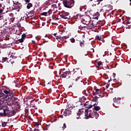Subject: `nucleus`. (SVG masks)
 <instances>
[{
	"label": "nucleus",
	"instance_id": "obj_10",
	"mask_svg": "<svg viewBox=\"0 0 131 131\" xmlns=\"http://www.w3.org/2000/svg\"><path fill=\"white\" fill-rule=\"evenodd\" d=\"M103 97H104V93L101 91V92L99 94H98L97 96H95V101H98V98L100 97L103 98Z\"/></svg>",
	"mask_w": 131,
	"mask_h": 131
},
{
	"label": "nucleus",
	"instance_id": "obj_24",
	"mask_svg": "<svg viewBox=\"0 0 131 131\" xmlns=\"http://www.w3.org/2000/svg\"><path fill=\"white\" fill-rule=\"evenodd\" d=\"M4 8L2 7V4L0 3V14H2Z\"/></svg>",
	"mask_w": 131,
	"mask_h": 131
},
{
	"label": "nucleus",
	"instance_id": "obj_18",
	"mask_svg": "<svg viewBox=\"0 0 131 131\" xmlns=\"http://www.w3.org/2000/svg\"><path fill=\"white\" fill-rule=\"evenodd\" d=\"M106 10L107 12H110V11H111V10H112V6L107 5V6H106Z\"/></svg>",
	"mask_w": 131,
	"mask_h": 131
},
{
	"label": "nucleus",
	"instance_id": "obj_6",
	"mask_svg": "<svg viewBox=\"0 0 131 131\" xmlns=\"http://www.w3.org/2000/svg\"><path fill=\"white\" fill-rule=\"evenodd\" d=\"M80 82H82V77L81 76L73 77L72 79V83L73 84H79Z\"/></svg>",
	"mask_w": 131,
	"mask_h": 131
},
{
	"label": "nucleus",
	"instance_id": "obj_33",
	"mask_svg": "<svg viewBox=\"0 0 131 131\" xmlns=\"http://www.w3.org/2000/svg\"><path fill=\"white\" fill-rule=\"evenodd\" d=\"M85 100L86 99L84 97H82L81 98V101L82 102H85Z\"/></svg>",
	"mask_w": 131,
	"mask_h": 131
},
{
	"label": "nucleus",
	"instance_id": "obj_45",
	"mask_svg": "<svg viewBox=\"0 0 131 131\" xmlns=\"http://www.w3.org/2000/svg\"><path fill=\"white\" fill-rule=\"evenodd\" d=\"M52 7H53L54 8H55V7H56V5H52Z\"/></svg>",
	"mask_w": 131,
	"mask_h": 131
},
{
	"label": "nucleus",
	"instance_id": "obj_55",
	"mask_svg": "<svg viewBox=\"0 0 131 131\" xmlns=\"http://www.w3.org/2000/svg\"><path fill=\"white\" fill-rule=\"evenodd\" d=\"M95 105H97V104H96V103L94 104L93 106H95Z\"/></svg>",
	"mask_w": 131,
	"mask_h": 131
},
{
	"label": "nucleus",
	"instance_id": "obj_27",
	"mask_svg": "<svg viewBox=\"0 0 131 131\" xmlns=\"http://www.w3.org/2000/svg\"><path fill=\"white\" fill-rule=\"evenodd\" d=\"M18 5L21 6V3H19V2H17L16 3H13V6H18Z\"/></svg>",
	"mask_w": 131,
	"mask_h": 131
},
{
	"label": "nucleus",
	"instance_id": "obj_39",
	"mask_svg": "<svg viewBox=\"0 0 131 131\" xmlns=\"http://www.w3.org/2000/svg\"><path fill=\"white\" fill-rule=\"evenodd\" d=\"M76 118H77V119H80V116H77V117H76Z\"/></svg>",
	"mask_w": 131,
	"mask_h": 131
},
{
	"label": "nucleus",
	"instance_id": "obj_22",
	"mask_svg": "<svg viewBox=\"0 0 131 131\" xmlns=\"http://www.w3.org/2000/svg\"><path fill=\"white\" fill-rule=\"evenodd\" d=\"M28 15L29 17H32L33 16H34V12L33 11H31L29 13Z\"/></svg>",
	"mask_w": 131,
	"mask_h": 131
},
{
	"label": "nucleus",
	"instance_id": "obj_54",
	"mask_svg": "<svg viewBox=\"0 0 131 131\" xmlns=\"http://www.w3.org/2000/svg\"><path fill=\"white\" fill-rule=\"evenodd\" d=\"M114 81H116V79H114Z\"/></svg>",
	"mask_w": 131,
	"mask_h": 131
},
{
	"label": "nucleus",
	"instance_id": "obj_25",
	"mask_svg": "<svg viewBox=\"0 0 131 131\" xmlns=\"http://www.w3.org/2000/svg\"><path fill=\"white\" fill-rule=\"evenodd\" d=\"M49 67L51 69H54V63H50Z\"/></svg>",
	"mask_w": 131,
	"mask_h": 131
},
{
	"label": "nucleus",
	"instance_id": "obj_38",
	"mask_svg": "<svg viewBox=\"0 0 131 131\" xmlns=\"http://www.w3.org/2000/svg\"><path fill=\"white\" fill-rule=\"evenodd\" d=\"M118 22H121V19L120 18L117 19V23H118Z\"/></svg>",
	"mask_w": 131,
	"mask_h": 131
},
{
	"label": "nucleus",
	"instance_id": "obj_36",
	"mask_svg": "<svg viewBox=\"0 0 131 131\" xmlns=\"http://www.w3.org/2000/svg\"><path fill=\"white\" fill-rule=\"evenodd\" d=\"M24 1H25V3H26L27 4H28L29 3H30V0H24Z\"/></svg>",
	"mask_w": 131,
	"mask_h": 131
},
{
	"label": "nucleus",
	"instance_id": "obj_47",
	"mask_svg": "<svg viewBox=\"0 0 131 131\" xmlns=\"http://www.w3.org/2000/svg\"><path fill=\"white\" fill-rule=\"evenodd\" d=\"M103 1V0H97V2H102Z\"/></svg>",
	"mask_w": 131,
	"mask_h": 131
},
{
	"label": "nucleus",
	"instance_id": "obj_56",
	"mask_svg": "<svg viewBox=\"0 0 131 131\" xmlns=\"http://www.w3.org/2000/svg\"><path fill=\"white\" fill-rule=\"evenodd\" d=\"M90 2H93V0H90Z\"/></svg>",
	"mask_w": 131,
	"mask_h": 131
},
{
	"label": "nucleus",
	"instance_id": "obj_31",
	"mask_svg": "<svg viewBox=\"0 0 131 131\" xmlns=\"http://www.w3.org/2000/svg\"><path fill=\"white\" fill-rule=\"evenodd\" d=\"M71 42L74 43L75 42V39L74 38H72L70 39Z\"/></svg>",
	"mask_w": 131,
	"mask_h": 131
},
{
	"label": "nucleus",
	"instance_id": "obj_11",
	"mask_svg": "<svg viewBox=\"0 0 131 131\" xmlns=\"http://www.w3.org/2000/svg\"><path fill=\"white\" fill-rule=\"evenodd\" d=\"M13 6L14 7V10H16L17 12H20V10L22 9V5H13Z\"/></svg>",
	"mask_w": 131,
	"mask_h": 131
},
{
	"label": "nucleus",
	"instance_id": "obj_53",
	"mask_svg": "<svg viewBox=\"0 0 131 131\" xmlns=\"http://www.w3.org/2000/svg\"><path fill=\"white\" fill-rule=\"evenodd\" d=\"M110 90H111L112 91L113 90V88H111Z\"/></svg>",
	"mask_w": 131,
	"mask_h": 131
},
{
	"label": "nucleus",
	"instance_id": "obj_26",
	"mask_svg": "<svg viewBox=\"0 0 131 131\" xmlns=\"http://www.w3.org/2000/svg\"><path fill=\"white\" fill-rule=\"evenodd\" d=\"M8 59L7 57H3L2 58V61L3 62H7V61H8Z\"/></svg>",
	"mask_w": 131,
	"mask_h": 131
},
{
	"label": "nucleus",
	"instance_id": "obj_16",
	"mask_svg": "<svg viewBox=\"0 0 131 131\" xmlns=\"http://www.w3.org/2000/svg\"><path fill=\"white\" fill-rule=\"evenodd\" d=\"M83 112H84V110H83V108L79 110V112L77 113V116H80V115L83 114Z\"/></svg>",
	"mask_w": 131,
	"mask_h": 131
},
{
	"label": "nucleus",
	"instance_id": "obj_9",
	"mask_svg": "<svg viewBox=\"0 0 131 131\" xmlns=\"http://www.w3.org/2000/svg\"><path fill=\"white\" fill-rule=\"evenodd\" d=\"M63 113L64 116H67V115H70V114H71V110H70V108H68L65 110Z\"/></svg>",
	"mask_w": 131,
	"mask_h": 131
},
{
	"label": "nucleus",
	"instance_id": "obj_48",
	"mask_svg": "<svg viewBox=\"0 0 131 131\" xmlns=\"http://www.w3.org/2000/svg\"><path fill=\"white\" fill-rule=\"evenodd\" d=\"M126 24H130V23H128V20H127Z\"/></svg>",
	"mask_w": 131,
	"mask_h": 131
},
{
	"label": "nucleus",
	"instance_id": "obj_42",
	"mask_svg": "<svg viewBox=\"0 0 131 131\" xmlns=\"http://www.w3.org/2000/svg\"><path fill=\"white\" fill-rule=\"evenodd\" d=\"M4 18V16H3L2 15H0V20H2Z\"/></svg>",
	"mask_w": 131,
	"mask_h": 131
},
{
	"label": "nucleus",
	"instance_id": "obj_17",
	"mask_svg": "<svg viewBox=\"0 0 131 131\" xmlns=\"http://www.w3.org/2000/svg\"><path fill=\"white\" fill-rule=\"evenodd\" d=\"M101 65H103V63L101 61H97L95 64V67H96V68H100Z\"/></svg>",
	"mask_w": 131,
	"mask_h": 131
},
{
	"label": "nucleus",
	"instance_id": "obj_50",
	"mask_svg": "<svg viewBox=\"0 0 131 131\" xmlns=\"http://www.w3.org/2000/svg\"><path fill=\"white\" fill-rule=\"evenodd\" d=\"M60 118H63V115H61V116H60Z\"/></svg>",
	"mask_w": 131,
	"mask_h": 131
},
{
	"label": "nucleus",
	"instance_id": "obj_21",
	"mask_svg": "<svg viewBox=\"0 0 131 131\" xmlns=\"http://www.w3.org/2000/svg\"><path fill=\"white\" fill-rule=\"evenodd\" d=\"M94 110H95V111H99V110H100L101 107H100V106H95L94 107Z\"/></svg>",
	"mask_w": 131,
	"mask_h": 131
},
{
	"label": "nucleus",
	"instance_id": "obj_14",
	"mask_svg": "<svg viewBox=\"0 0 131 131\" xmlns=\"http://www.w3.org/2000/svg\"><path fill=\"white\" fill-rule=\"evenodd\" d=\"M120 100H121V98L119 97H118L117 98L115 97V98L113 99L114 103H116L117 104H120Z\"/></svg>",
	"mask_w": 131,
	"mask_h": 131
},
{
	"label": "nucleus",
	"instance_id": "obj_28",
	"mask_svg": "<svg viewBox=\"0 0 131 131\" xmlns=\"http://www.w3.org/2000/svg\"><path fill=\"white\" fill-rule=\"evenodd\" d=\"M96 39H97V40H101V37H100V36L99 35H97L95 37Z\"/></svg>",
	"mask_w": 131,
	"mask_h": 131
},
{
	"label": "nucleus",
	"instance_id": "obj_40",
	"mask_svg": "<svg viewBox=\"0 0 131 131\" xmlns=\"http://www.w3.org/2000/svg\"><path fill=\"white\" fill-rule=\"evenodd\" d=\"M126 28L127 29L128 28V29H131V26L130 25V26H127V27H126Z\"/></svg>",
	"mask_w": 131,
	"mask_h": 131
},
{
	"label": "nucleus",
	"instance_id": "obj_4",
	"mask_svg": "<svg viewBox=\"0 0 131 131\" xmlns=\"http://www.w3.org/2000/svg\"><path fill=\"white\" fill-rule=\"evenodd\" d=\"M84 114L86 119H89L90 117L91 118H98L99 117V114L97 113V112H93V113H91V112H89V110H84Z\"/></svg>",
	"mask_w": 131,
	"mask_h": 131
},
{
	"label": "nucleus",
	"instance_id": "obj_15",
	"mask_svg": "<svg viewBox=\"0 0 131 131\" xmlns=\"http://www.w3.org/2000/svg\"><path fill=\"white\" fill-rule=\"evenodd\" d=\"M100 93H102V91L100 89L95 90V92L93 91V95L98 96L100 94Z\"/></svg>",
	"mask_w": 131,
	"mask_h": 131
},
{
	"label": "nucleus",
	"instance_id": "obj_23",
	"mask_svg": "<svg viewBox=\"0 0 131 131\" xmlns=\"http://www.w3.org/2000/svg\"><path fill=\"white\" fill-rule=\"evenodd\" d=\"M48 13H48L47 12H42V13H41L40 14V15L41 16H45V17H47V16H49L48 14Z\"/></svg>",
	"mask_w": 131,
	"mask_h": 131
},
{
	"label": "nucleus",
	"instance_id": "obj_60",
	"mask_svg": "<svg viewBox=\"0 0 131 131\" xmlns=\"http://www.w3.org/2000/svg\"><path fill=\"white\" fill-rule=\"evenodd\" d=\"M130 1V2H131V0H129Z\"/></svg>",
	"mask_w": 131,
	"mask_h": 131
},
{
	"label": "nucleus",
	"instance_id": "obj_12",
	"mask_svg": "<svg viewBox=\"0 0 131 131\" xmlns=\"http://www.w3.org/2000/svg\"><path fill=\"white\" fill-rule=\"evenodd\" d=\"M6 89H4L3 87L0 88V98L2 97H5V93H4V91H5Z\"/></svg>",
	"mask_w": 131,
	"mask_h": 131
},
{
	"label": "nucleus",
	"instance_id": "obj_20",
	"mask_svg": "<svg viewBox=\"0 0 131 131\" xmlns=\"http://www.w3.org/2000/svg\"><path fill=\"white\" fill-rule=\"evenodd\" d=\"M4 102H5V100L4 99H0V107H3Z\"/></svg>",
	"mask_w": 131,
	"mask_h": 131
},
{
	"label": "nucleus",
	"instance_id": "obj_2",
	"mask_svg": "<svg viewBox=\"0 0 131 131\" xmlns=\"http://www.w3.org/2000/svg\"><path fill=\"white\" fill-rule=\"evenodd\" d=\"M74 72V73L75 74H78L79 75L80 74H81V70L79 69V68L78 69H73V71H70L69 70V71H66L64 72H62V74L60 75L61 78H66L67 76L68 75H71V72Z\"/></svg>",
	"mask_w": 131,
	"mask_h": 131
},
{
	"label": "nucleus",
	"instance_id": "obj_46",
	"mask_svg": "<svg viewBox=\"0 0 131 131\" xmlns=\"http://www.w3.org/2000/svg\"><path fill=\"white\" fill-rule=\"evenodd\" d=\"M56 35H57V33H54V36L56 37V36H57Z\"/></svg>",
	"mask_w": 131,
	"mask_h": 131
},
{
	"label": "nucleus",
	"instance_id": "obj_29",
	"mask_svg": "<svg viewBox=\"0 0 131 131\" xmlns=\"http://www.w3.org/2000/svg\"><path fill=\"white\" fill-rule=\"evenodd\" d=\"M6 125H7V122H2V126H3V127H6Z\"/></svg>",
	"mask_w": 131,
	"mask_h": 131
},
{
	"label": "nucleus",
	"instance_id": "obj_30",
	"mask_svg": "<svg viewBox=\"0 0 131 131\" xmlns=\"http://www.w3.org/2000/svg\"><path fill=\"white\" fill-rule=\"evenodd\" d=\"M126 18L127 21H128V23H131L130 17H126Z\"/></svg>",
	"mask_w": 131,
	"mask_h": 131
},
{
	"label": "nucleus",
	"instance_id": "obj_58",
	"mask_svg": "<svg viewBox=\"0 0 131 131\" xmlns=\"http://www.w3.org/2000/svg\"><path fill=\"white\" fill-rule=\"evenodd\" d=\"M68 78H70V76H69Z\"/></svg>",
	"mask_w": 131,
	"mask_h": 131
},
{
	"label": "nucleus",
	"instance_id": "obj_13",
	"mask_svg": "<svg viewBox=\"0 0 131 131\" xmlns=\"http://www.w3.org/2000/svg\"><path fill=\"white\" fill-rule=\"evenodd\" d=\"M55 38L56 39L59 40V39H61V40H63L64 39H66L68 38L67 36H63V37H61V36H55Z\"/></svg>",
	"mask_w": 131,
	"mask_h": 131
},
{
	"label": "nucleus",
	"instance_id": "obj_3",
	"mask_svg": "<svg viewBox=\"0 0 131 131\" xmlns=\"http://www.w3.org/2000/svg\"><path fill=\"white\" fill-rule=\"evenodd\" d=\"M1 110H2L3 113L0 112V116H9L11 117L16 114V111L15 110L10 111L9 110H8V108H1Z\"/></svg>",
	"mask_w": 131,
	"mask_h": 131
},
{
	"label": "nucleus",
	"instance_id": "obj_49",
	"mask_svg": "<svg viewBox=\"0 0 131 131\" xmlns=\"http://www.w3.org/2000/svg\"><path fill=\"white\" fill-rule=\"evenodd\" d=\"M10 58H14V56L12 55H11Z\"/></svg>",
	"mask_w": 131,
	"mask_h": 131
},
{
	"label": "nucleus",
	"instance_id": "obj_8",
	"mask_svg": "<svg viewBox=\"0 0 131 131\" xmlns=\"http://www.w3.org/2000/svg\"><path fill=\"white\" fill-rule=\"evenodd\" d=\"M26 34L24 33L22 35H21V38L20 39H19L18 40V41H19V42L22 43V42H24V40H25V39L26 38Z\"/></svg>",
	"mask_w": 131,
	"mask_h": 131
},
{
	"label": "nucleus",
	"instance_id": "obj_51",
	"mask_svg": "<svg viewBox=\"0 0 131 131\" xmlns=\"http://www.w3.org/2000/svg\"><path fill=\"white\" fill-rule=\"evenodd\" d=\"M32 42H34V43H35V41L33 40V41H32Z\"/></svg>",
	"mask_w": 131,
	"mask_h": 131
},
{
	"label": "nucleus",
	"instance_id": "obj_1",
	"mask_svg": "<svg viewBox=\"0 0 131 131\" xmlns=\"http://www.w3.org/2000/svg\"><path fill=\"white\" fill-rule=\"evenodd\" d=\"M3 92L5 94L4 98L5 101H9V102H12L14 103H18L19 102V99L17 98V95L13 93L12 91H11L10 89H5L3 91Z\"/></svg>",
	"mask_w": 131,
	"mask_h": 131
},
{
	"label": "nucleus",
	"instance_id": "obj_32",
	"mask_svg": "<svg viewBox=\"0 0 131 131\" xmlns=\"http://www.w3.org/2000/svg\"><path fill=\"white\" fill-rule=\"evenodd\" d=\"M62 130H64L66 128V123H63V126L62 127Z\"/></svg>",
	"mask_w": 131,
	"mask_h": 131
},
{
	"label": "nucleus",
	"instance_id": "obj_41",
	"mask_svg": "<svg viewBox=\"0 0 131 131\" xmlns=\"http://www.w3.org/2000/svg\"><path fill=\"white\" fill-rule=\"evenodd\" d=\"M92 107H93V105H90L89 106H86V107L89 108V109H91V108H92Z\"/></svg>",
	"mask_w": 131,
	"mask_h": 131
},
{
	"label": "nucleus",
	"instance_id": "obj_52",
	"mask_svg": "<svg viewBox=\"0 0 131 131\" xmlns=\"http://www.w3.org/2000/svg\"><path fill=\"white\" fill-rule=\"evenodd\" d=\"M54 74H57V72H54Z\"/></svg>",
	"mask_w": 131,
	"mask_h": 131
},
{
	"label": "nucleus",
	"instance_id": "obj_5",
	"mask_svg": "<svg viewBox=\"0 0 131 131\" xmlns=\"http://www.w3.org/2000/svg\"><path fill=\"white\" fill-rule=\"evenodd\" d=\"M62 4L65 8H67L68 9H71V8L74 6L75 2L74 0H64L62 2Z\"/></svg>",
	"mask_w": 131,
	"mask_h": 131
},
{
	"label": "nucleus",
	"instance_id": "obj_43",
	"mask_svg": "<svg viewBox=\"0 0 131 131\" xmlns=\"http://www.w3.org/2000/svg\"><path fill=\"white\" fill-rule=\"evenodd\" d=\"M0 46H1V48H2V49H5V48H6V47L3 46H2V45H0Z\"/></svg>",
	"mask_w": 131,
	"mask_h": 131
},
{
	"label": "nucleus",
	"instance_id": "obj_7",
	"mask_svg": "<svg viewBox=\"0 0 131 131\" xmlns=\"http://www.w3.org/2000/svg\"><path fill=\"white\" fill-rule=\"evenodd\" d=\"M60 17L63 19H69L70 16H69V13L65 12V11L63 10L59 14Z\"/></svg>",
	"mask_w": 131,
	"mask_h": 131
},
{
	"label": "nucleus",
	"instance_id": "obj_57",
	"mask_svg": "<svg viewBox=\"0 0 131 131\" xmlns=\"http://www.w3.org/2000/svg\"><path fill=\"white\" fill-rule=\"evenodd\" d=\"M62 33H63L62 32H61L60 34H62Z\"/></svg>",
	"mask_w": 131,
	"mask_h": 131
},
{
	"label": "nucleus",
	"instance_id": "obj_61",
	"mask_svg": "<svg viewBox=\"0 0 131 131\" xmlns=\"http://www.w3.org/2000/svg\"><path fill=\"white\" fill-rule=\"evenodd\" d=\"M60 1H63V0H60Z\"/></svg>",
	"mask_w": 131,
	"mask_h": 131
},
{
	"label": "nucleus",
	"instance_id": "obj_34",
	"mask_svg": "<svg viewBox=\"0 0 131 131\" xmlns=\"http://www.w3.org/2000/svg\"><path fill=\"white\" fill-rule=\"evenodd\" d=\"M80 47H81V48H82V47H84V44H83V42H81L80 43Z\"/></svg>",
	"mask_w": 131,
	"mask_h": 131
},
{
	"label": "nucleus",
	"instance_id": "obj_44",
	"mask_svg": "<svg viewBox=\"0 0 131 131\" xmlns=\"http://www.w3.org/2000/svg\"><path fill=\"white\" fill-rule=\"evenodd\" d=\"M34 131H39V130L38 129L35 128L34 129Z\"/></svg>",
	"mask_w": 131,
	"mask_h": 131
},
{
	"label": "nucleus",
	"instance_id": "obj_37",
	"mask_svg": "<svg viewBox=\"0 0 131 131\" xmlns=\"http://www.w3.org/2000/svg\"><path fill=\"white\" fill-rule=\"evenodd\" d=\"M64 71H65V69H62L60 72V74H61V73H62V72H64Z\"/></svg>",
	"mask_w": 131,
	"mask_h": 131
},
{
	"label": "nucleus",
	"instance_id": "obj_59",
	"mask_svg": "<svg viewBox=\"0 0 131 131\" xmlns=\"http://www.w3.org/2000/svg\"><path fill=\"white\" fill-rule=\"evenodd\" d=\"M129 76H130V75H129Z\"/></svg>",
	"mask_w": 131,
	"mask_h": 131
},
{
	"label": "nucleus",
	"instance_id": "obj_19",
	"mask_svg": "<svg viewBox=\"0 0 131 131\" xmlns=\"http://www.w3.org/2000/svg\"><path fill=\"white\" fill-rule=\"evenodd\" d=\"M32 7H33L32 4L29 3H28L27 6V9L29 10V9H30V8H32Z\"/></svg>",
	"mask_w": 131,
	"mask_h": 131
},
{
	"label": "nucleus",
	"instance_id": "obj_35",
	"mask_svg": "<svg viewBox=\"0 0 131 131\" xmlns=\"http://www.w3.org/2000/svg\"><path fill=\"white\" fill-rule=\"evenodd\" d=\"M47 13H48V16H50V15L52 14V11L49 10L48 12H47Z\"/></svg>",
	"mask_w": 131,
	"mask_h": 131
}]
</instances>
